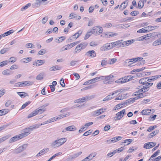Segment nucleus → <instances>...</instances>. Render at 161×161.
<instances>
[{"instance_id":"f257e3e1","label":"nucleus","mask_w":161,"mask_h":161,"mask_svg":"<svg viewBox=\"0 0 161 161\" xmlns=\"http://www.w3.org/2000/svg\"><path fill=\"white\" fill-rule=\"evenodd\" d=\"M147 84V85H146V86H144L143 87H142L141 89L139 90L137 92L135 93L136 94L134 95L136 96H137L136 97V99L142 98L144 97L142 92H144L147 91L148 90L147 89L149 88L150 86V83Z\"/></svg>"},{"instance_id":"f03ea898","label":"nucleus","mask_w":161,"mask_h":161,"mask_svg":"<svg viewBox=\"0 0 161 161\" xmlns=\"http://www.w3.org/2000/svg\"><path fill=\"white\" fill-rule=\"evenodd\" d=\"M66 141L67 139L66 138L57 139L55 141L51 142V146L53 148H56L62 145Z\"/></svg>"},{"instance_id":"7ed1b4c3","label":"nucleus","mask_w":161,"mask_h":161,"mask_svg":"<svg viewBox=\"0 0 161 161\" xmlns=\"http://www.w3.org/2000/svg\"><path fill=\"white\" fill-rule=\"evenodd\" d=\"M103 31L102 27L100 26H97L94 27L89 33L94 34L95 35L97 36L101 34Z\"/></svg>"},{"instance_id":"20e7f679","label":"nucleus","mask_w":161,"mask_h":161,"mask_svg":"<svg viewBox=\"0 0 161 161\" xmlns=\"http://www.w3.org/2000/svg\"><path fill=\"white\" fill-rule=\"evenodd\" d=\"M133 78V76L131 75L125 76L117 80L115 82L119 84H123L129 81Z\"/></svg>"},{"instance_id":"39448f33","label":"nucleus","mask_w":161,"mask_h":161,"mask_svg":"<svg viewBox=\"0 0 161 161\" xmlns=\"http://www.w3.org/2000/svg\"><path fill=\"white\" fill-rule=\"evenodd\" d=\"M27 146V144H24L14 150V153L15 154L19 153L24 150L26 148Z\"/></svg>"},{"instance_id":"423d86ee","label":"nucleus","mask_w":161,"mask_h":161,"mask_svg":"<svg viewBox=\"0 0 161 161\" xmlns=\"http://www.w3.org/2000/svg\"><path fill=\"white\" fill-rule=\"evenodd\" d=\"M151 79L148 78V77L144 78L141 79L139 80V83L141 84H143V87L146 85H147V84H149V82H150Z\"/></svg>"},{"instance_id":"0eeeda50","label":"nucleus","mask_w":161,"mask_h":161,"mask_svg":"<svg viewBox=\"0 0 161 161\" xmlns=\"http://www.w3.org/2000/svg\"><path fill=\"white\" fill-rule=\"evenodd\" d=\"M23 138L20 134L12 137L9 141V143H12Z\"/></svg>"},{"instance_id":"6e6552de","label":"nucleus","mask_w":161,"mask_h":161,"mask_svg":"<svg viewBox=\"0 0 161 161\" xmlns=\"http://www.w3.org/2000/svg\"><path fill=\"white\" fill-rule=\"evenodd\" d=\"M44 63L45 61L43 60H38L33 62V65L36 67H38L42 65Z\"/></svg>"},{"instance_id":"1a4fd4ad","label":"nucleus","mask_w":161,"mask_h":161,"mask_svg":"<svg viewBox=\"0 0 161 161\" xmlns=\"http://www.w3.org/2000/svg\"><path fill=\"white\" fill-rule=\"evenodd\" d=\"M94 95L88 96L81 98V103L86 102L95 97Z\"/></svg>"},{"instance_id":"9d476101","label":"nucleus","mask_w":161,"mask_h":161,"mask_svg":"<svg viewBox=\"0 0 161 161\" xmlns=\"http://www.w3.org/2000/svg\"><path fill=\"white\" fill-rule=\"evenodd\" d=\"M151 26H148V27H145L142 29L138 30L137 31V32L139 33H143L145 32H147L148 31H151Z\"/></svg>"},{"instance_id":"9b49d317","label":"nucleus","mask_w":161,"mask_h":161,"mask_svg":"<svg viewBox=\"0 0 161 161\" xmlns=\"http://www.w3.org/2000/svg\"><path fill=\"white\" fill-rule=\"evenodd\" d=\"M22 132H23L22 133L20 134V135H21L22 138L30 134V131L28 128L23 130H22Z\"/></svg>"},{"instance_id":"f8f14e48","label":"nucleus","mask_w":161,"mask_h":161,"mask_svg":"<svg viewBox=\"0 0 161 161\" xmlns=\"http://www.w3.org/2000/svg\"><path fill=\"white\" fill-rule=\"evenodd\" d=\"M96 54L95 52L92 50L87 52L85 54V55L89 56L91 58H94L96 57Z\"/></svg>"},{"instance_id":"ddd939ff","label":"nucleus","mask_w":161,"mask_h":161,"mask_svg":"<svg viewBox=\"0 0 161 161\" xmlns=\"http://www.w3.org/2000/svg\"><path fill=\"white\" fill-rule=\"evenodd\" d=\"M33 84V82L29 81L20 82V87L31 85Z\"/></svg>"},{"instance_id":"4468645a","label":"nucleus","mask_w":161,"mask_h":161,"mask_svg":"<svg viewBox=\"0 0 161 161\" xmlns=\"http://www.w3.org/2000/svg\"><path fill=\"white\" fill-rule=\"evenodd\" d=\"M77 128L74 125L69 126L64 129L63 130V132H65L67 131H71L72 130H75Z\"/></svg>"},{"instance_id":"2eb2a0df","label":"nucleus","mask_w":161,"mask_h":161,"mask_svg":"<svg viewBox=\"0 0 161 161\" xmlns=\"http://www.w3.org/2000/svg\"><path fill=\"white\" fill-rule=\"evenodd\" d=\"M104 112L103 109H100L92 112V114L94 116H97L103 113Z\"/></svg>"},{"instance_id":"dca6fc26","label":"nucleus","mask_w":161,"mask_h":161,"mask_svg":"<svg viewBox=\"0 0 161 161\" xmlns=\"http://www.w3.org/2000/svg\"><path fill=\"white\" fill-rule=\"evenodd\" d=\"M118 35L117 33L112 32H108L105 34V36L107 38H109L114 36H116Z\"/></svg>"},{"instance_id":"f3484780","label":"nucleus","mask_w":161,"mask_h":161,"mask_svg":"<svg viewBox=\"0 0 161 161\" xmlns=\"http://www.w3.org/2000/svg\"><path fill=\"white\" fill-rule=\"evenodd\" d=\"M151 112V109H146L142 110L141 113L143 115H149Z\"/></svg>"},{"instance_id":"a211bd4d","label":"nucleus","mask_w":161,"mask_h":161,"mask_svg":"<svg viewBox=\"0 0 161 161\" xmlns=\"http://www.w3.org/2000/svg\"><path fill=\"white\" fill-rule=\"evenodd\" d=\"M97 81L96 78L95 77L94 78L90 80H88L85 82H84V85H87L88 84H91Z\"/></svg>"},{"instance_id":"6ab92c4d","label":"nucleus","mask_w":161,"mask_h":161,"mask_svg":"<svg viewBox=\"0 0 161 161\" xmlns=\"http://www.w3.org/2000/svg\"><path fill=\"white\" fill-rule=\"evenodd\" d=\"M34 111L36 113V115H37V114H42L45 111V110H44V109L43 108H41V107H40L36 109Z\"/></svg>"},{"instance_id":"aec40b11","label":"nucleus","mask_w":161,"mask_h":161,"mask_svg":"<svg viewBox=\"0 0 161 161\" xmlns=\"http://www.w3.org/2000/svg\"><path fill=\"white\" fill-rule=\"evenodd\" d=\"M82 33V31H79L76 33H75L74 35H73L72 36V39H76L77 38H78L80 35Z\"/></svg>"},{"instance_id":"412c9836","label":"nucleus","mask_w":161,"mask_h":161,"mask_svg":"<svg viewBox=\"0 0 161 161\" xmlns=\"http://www.w3.org/2000/svg\"><path fill=\"white\" fill-rule=\"evenodd\" d=\"M32 59L31 57L24 58L21 60V61L25 63H27L31 61Z\"/></svg>"},{"instance_id":"4be33fe9","label":"nucleus","mask_w":161,"mask_h":161,"mask_svg":"<svg viewBox=\"0 0 161 161\" xmlns=\"http://www.w3.org/2000/svg\"><path fill=\"white\" fill-rule=\"evenodd\" d=\"M158 35H159V34L158 32H152V40L158 38Z\"/></svg>"},{"instance_id":"5701e85b","label":"nucleus","mask_w":161,"mask_h":161,"mask_svg":"<svg viewBox=\"0 0 161 161\" xmlns=\"http://www.w3.org/2000/svg\"><path fill=\"white\" fill-rule=\"evenodd\" d=\"M121 42H122V40L111 43V44L113 47H115L117 46H118V47H119V45L121 43Z\"/></svg>"},{"instance_id":"b1692460","label":"nucleus","mask_w":161,"mask_h":161,"mask_svg":"<svg viewBox=\"0 0 161 161\" xmlns=\"http://www.w3.org/2000/svg\"><path fill=\"white\" fill-rule=\"evenodd\" d=\"M125 109H123L121 111L117 113L116 114V115L119 118H121L123 117L124 114H125Z\"/></svg>"},{"instance_id":"393cba45","label":"nucleus","mask_w":161,"mask_h":161,"mask_svg":"<svg viewBox=\"0 0 161 161\" xmlns=\"http://www.w3.org/2000/svg\"><path fill=\"white\" fill-rule=\"evenodd\" d=\"M161 44V39L159 38L155 41L153 43V45L154 46H157Z\"/></svg>"},{"instance_id":"a878e982","label":"nucleus","mask_w":161,"mask_h":161,"mask_svg":"<svg viewBox=\"0 0 161 161\" xmlns=\"http://www.w3.org/2000/svg\"><path fill=\"white\" fill-rule=\"evenodd\" d=\"M17 94L21 98L25 97L26 96H28V94L27 93L24 92H17Z\"/></svg>"},{"instance_id":"bb28decb","label":"nucleus","mask_w":161,"mask_h":161,"mask_svg":"<svg viewBox=\"0 0 161 161\" xmlns=\"http://www.w3.org/2000/svg\"><path fill=\"white\" fill-rule=\"evenodd\" d=\"M9 111L8 109H3L0 110V116L5 115Z\"/></svg>"},{"instance_id":"cd10ccee","label":"nucleus","mask_w":161,"mask_h":161,"mask_svg":"<svg viewBox=\"0 0 161 161\" xmlns=\"http://www.w3.org/2000/svg\"><path fill=\"white\" fill-rule=\"evenodd\" d=\"M144 2H146L145 0H141L139 1L138 3V7L140 8H142L144 6Z\"/></svg>"},{"instance_id":"c85d7f7f","label":"nucleus","mask_w":161,"mask_h":161,"mask_svg":"<svg viewBox=\"0 0 161 161\" xmlns=\"http://www.w3.org/2000/svg\"><path fill=\"white\" fill-rule=\"evenodd\" d=\"M61 69V67L58 65H55L50 67L49 70L50 71H55L56 70H58Z\"/></svg>"},{"instance_id":"c756f323","label":"nucleus","mask_w":161,"mask_h":161,"mask_svg":"<svg viewBox=\"0 0 161 161\" xmlns=\"http://www.w3.org/2000/svg\"><path fill=\"white\" fill-rule=\"evenodd\" d=\"M39 128V126L37 125V124L34 125H33L31 126L28 127V129L30 130V131H32L34 129H36Z\"/></svg>"},{"instance_id":"7c9ffc66","label":"nucleus","mask_w":161,"mask_h":161,"mask_svg":"<svg viewBox=\"0 0 161 161\" xmlns=\"http://www.w3.org/2000/svg\"><path fill=\"white\" fill-rule=\"evenodd\" d=\"M42 2V0H36V3L33 4L34 7H38L40 6V4Z\"/></svg>"},{"instance_id":"2f4dec72","label":"nucleus","mask_w":161,"mask_h":161,"mask_svg":"<svg viewBox=\"0 0 161 161\" xmlns=\"http://www.w3.org/2000/svg\"><path fill=\"white\" fill-rule=\"evenodd\" d=\"M2 74L4 75H8L11 74L10 70L8 69H7L3 70L2 72Z\"/></svg>"},{"instance_id":"473e14b6","label":"nucleus","mask_w":161,"mask_h":161,"mask_svg":"<svg viewBox=\"0 0 161 161\" xmlns=\"http://www.w3.org/2000/svg\"><path fill=\"white\" fill-rule=\"evenodd\" d=\"M145 69V67H142L141 68L133 69L131 71V74H133V72H139L140 71H141Z\"/></svg>"},{"instance_id":"72a5a7b5","label":"nucleus","mask_w":161,"mask_h":161,"mask_svg":"<svg viewBox=\"0 0 161 161\" xmlns=\"http://www.w3.org/2000/svg\"><path fill=\"white\" fill-rule=\"evenodd\" d=\"M44 75V73H41L37 75L36 78V80H40L42 79L43 78V76Z\"/></svg>"},{"instance_id":"f704fd0d","label":"nucleus","mask_w":161,"mask_h":161,"mask_svg":"<svg viewBox=\"0 0 161 161\" xmlns=\"http://www.w3.org/2000/svg\"><path fill=\"white\" fill-rule=\"evenodd\" d=\"M16 58L14 57H12L8 60V62L13 63L16 61Z\"/></svg>"},{"instance_id":"c9c22d12","label":"nucleus","mask_w":161,"mask_h":161,"mask_svg":"<svg viewBox=\"0 0 161 161\" xmlns=\"http://www.w3.org/2000/svg\"><path fill=\"white\" fill-rule=\"evenodd\" d=\"M143 147L146 149H149L151 148V142L145 143Z\"/></svg>"},{"instance_id":"e433bc0d","label":"nucleus","mask_w":161,"mask_h":161,"mask_svg":"<svg viewBox=\"0 0 161 161\" xmlns=\"http://www.w3.org/2000/svg\"><path fill=\"white\" fill-rule=\"evenodd\" d=\"M118 25H119L121 28H128L130 26V25L128 24H123L119 25H116L115 26L116 27Z\"/></svg>"},{"instance_id":"4c0bfd02","label":"nucleus","mask_w":161,"mask_h":161,"mask_svg":"<svg viewBox=\"0 0 161 161\" xmlns=\"http://www.w3.org/2000/svg\"><path fill=\"white\" fill-rule=\"evenodd\" d=\"M46 53V51L45 49H42L38 52V55H43Z\"/></svg>"},{"instance_id":"58836bf2","label":"nucleus","mask_w":161,"mask_h":161,"mask_svg":"<svg viewBox=\"0 0 161 161\" xmlns=\"http://www.w3.org/2000/svg\"><path fill=\"white\" fill-rule=\"evenodd\" d=\"M114 77V76L112 75H110L108 76H105V80H106V81L109 80L111 79H112Z\"/></svg>"},{"instance_id":"ea45409f","label":"nucleus","mask_w":161,"mask_h":161,"mask_svg":"<svg viewBox=\"0 0 161 161\" xmlns=\"http://www.w3.org/2000/svg\"><path fill=\"white\" fill-rule=\"evenodd\" d=\"M135 40L134 39H131L130 40H129L127 41H125L126 43V46H128L133 43L135 42Z\"/></svg>"},{"instance_id":"a19ab883","label":"nucleus","mask_w":161,"mask_h":161,"mask_svg":"<svg viewBox=\"0 0 161 161\" xmlns=\"http://www.w3.org/2000/svg\"><path fill=\"white\" fill-rule=\"evenodd\" d=\"M82 153L81 152H80L76 153L74 154L72 157V158L73 159L75 158L78 156H79Z\"/></svg>"},{"instance_id":"79ce46f5","label":"nucleus","mask_w":161,"mask_h":161,"mask_svg":"<svg viewBox=\"0 0 161 161\" xmlns=\"http://www.w3.org/2000/svg\"><path fill=\"white\" fill-rule=\"evenodd\" d=\"M62 154V153L61 152H59L58 153H56L52 157H51L49 158L50 160H52L54 158H55L57 156L60 155H61Z\"/></svg>"},{"instance_id":"37998d69","label":"nucleus","mask_w":161,"mask_h":161,"mask_svg":"<svg viewBox=\"0 0 161 161\" xmlns=\"http://www.w3.org/2000/svg\"><path fill=\"white\" fill-rule=\"evenodd\" d=\"M96 155V153H91L90 154L88 157L89 158V160H92L93 158Z\"/></svg>"},{"instance_id":"c03bdc74","label":"nucleus","mask_w":161,"mask_h":161,"mask_svg":"<svg viewBox=\"0 0 161 161\" xmlns=\"http://www.w3.org/2000/svg\"><path fill=\"white\" fill-rule=\"evenodd\" d=\"M46 153V152L44 149H43L41 150L36 155V156L39 157L41 155L43 154Z\"/></svg>"},{"instance_id":"a18cd8bd","label":"nucleus","mask_w":161,"mask_h":161,"mask_svg":"<svg viewBox=\"0 0 161 161\" xmlns=\"http://www.w3.org/2000/svg\"><path fill=\"white\" fill-rule=\"evenodd\" d=\"M108 50V49L107 48L106 44L104 45L100 48V50L102 51H105Z\"/></svg>"},{"instance_id":"49530a36","label":"nucleus","mask_w":161,"mask_h":161,"mask_svg":"<svg viewBox=\"0 0 161 161\" xmlns=\"http://www.w3.org/2000/svg\"><path fill=\"white\" fill-rule=\"evenodd\" d=\"M133 141L132 139H126L124 141V143H126L127 144H126V145H128L130 144V143L132 142Z\"/></svg>"},{"instance_id":"de8ad7c7","label":"nucleus","mask_w":161,"mask_h":161,"mask_svg":"<svg viewBox=\"0 0 161 161\" xmlns=\"http://www.w3.org/2000/svg\"><path fill=\"white\" fill-rule=\"evenodd\" d=\"M122 139V137L120 136H116L112 138L114 142L120 140Z\"/></svg>"},{"instance_id":"09e8293b","label":"nucleus","mask_w":161,"mask_h":161,"mask_svg":"<svg viewBox=\"0 0 161 161\" xmlns=\"http://www.w3.org/2000/svg\"><path fill=\"white\" fill-rule=\"evenodd\" d=\"M88 44L86 42H81L80 44H79L81 46L82 48L83 49L85 48L86 46H87Z\"/></svg>"},{"instance_id":"8fccbe9b","label":"nucleus","mask_w":161,"mask_h":161,"mask_svg":"<svg viewBox=\"0 0 161 161\" xmlns=\"http://www.w3.org/2000/svg\"><path fill=\"white\" fill-rule=\"evenodd\" d=\"M112 26V25L110 23H107L104 24L103 26L106 28H109Z\"/></svg>"},{"instance_id":"3c124183","label":"nucleus","mask_w":161,"mask_h":161,"mask_svg":"<svg viewBox=\"0 0 161 161\" xmlns=\"http://www.w3.org/2000/svg\"><path fill=\"white\" fill-rule=\"evenodd\" d=\"M36 115V114L34 111L28 115L27 118H30Z\"/></svg>"},{"instance_id":"603ef678","label":"nucleus","mask_w":161,"mask_h":161,"mask_svg":"<svg viewBox=\"0 0 161 161\" xmlns=\"http://www.w3.org/2000/svg\"><path fill=\"white\" fill-rule=\"evenodd\" d=\"M31 102L30 101H28L27 102H26L25 103L23 104L21 109H23L25 107H26L27 106H28L29 104H30L31 103Z\"/></svg>"},{"instance_id":"864d4df0","label":"nucleus","mask_w":161,"mask_h":161,"mask_svg":"<svg viewBox=\"0 0 161 161\" xmlns=\"http://www.w3.org/2000/svg\"><path fill=\"white\" fill-rule=\"evenodd\" d=\"M8 61L6 60L0 63V67H2L4 65H6Z\"/></svg>"},{"instance_id":"5fc2aeb1","label":"nucleus","mask_w":161,"mask_h":161,"mask_svg":"<svg viewBox=\"0 0 161 161\" xmlns=\"http://www.w3.org/2000/svg\"><path fill=\"white\" fill-rule=\"evenodd\" d=\"M159 132L158 130H157L155 131H152V138L154 136L156 135Z\"/></svg>"},{"instance_id":"6e6d98bb","label":"nucleus","mask_w":161,"mask_h":161,"mask_svg":"<svg viewBox=\"0 0 161 161\" xmlns=\"http://www.w3.org/2000/svg\"><path fill=\"white\" fill-rule=\"evenodd\" d=\"M31 5V4L30 3H29L27 4L24 7L22 8H21V10L23 11L24 10L27 8H28V7H30Z\"/></svg>"},{"instance_id":"4d7b16f0","label":"nucleus","mask_w":161,"mask_h":161,"mask_svg":"<svg viewBox=\"0 0 161 161\" xmlns=\"http://www.w3.org/2000/svg\"><path fill=\"white\" fill-rule=\"evenodd\" d=\"M92 130H89L85 132L84 134H83V136H87L89 134H91L92 132Z\"/></svg>"},{"instance_id":"13d9d810","label":"nucleus","mask_w":161,"mask_h":161,"mask_svg":"<svg viewBox=\"0 0 161 161\" xmlns=\"http://www.w3.org/2000/svg\"><path fill=\"white\" fill-rule=\"evenodd\" d=\"M130 14L132 16H135L139 14V12L137 11H134L131 12Z\"/></svg>"},{"instance_id":"bf43d9fd","label":"nucleus","mask_w":161,"mask_h":161,"mask_svg":"<svg viewBox=\"0 0 161 161\" xmlns=\"http://www.w3.org/2000/svg\"><path fill=\"white\" fill-rule=\"evenodd\" d=\"M160 151L159 150H158L156 152H155L152 155V158L155 157L157 156L160 153Z\"/></svg>"},{"instance_id":"052dcab7","label":"nucleus","mask_w":161,"mask_h":161,"mask_svg":"<svg viewBox=\"0 0 161 161\" xmlns=\"http://www.w3.org/2000/svg\"><path fill=\"white\" fill-rule=\"evenodd\" d=\"M142 59L143 58L142 57H137L134 58L133 60H135V62H136L137 61H142Z\"/></svg>"},{"instance_id":"680f3d73","label":"nucleus","mask_w":161,"mask_h":161,"mask_svg":"<svg viewBox=\"0 0 161 161\" xmlns=\"http://www.w3.org/2000/svg\"><path fill=\"white\" fill-rule=\"evenodd\" d=\"M126 42H123V40H122V42L120 43L119 46V47H124L126 46Z\"/></svg>"},{"instance_id":"e2e57ef3","label":"nucleus","mask_w":161,"mask_h":161,"mask_svg":"<svg viewBox=\"0 0 161 161\" xmlns=\"http://www.w3.org/2000/svg\"><path fill=\"white\" fill-rule=\"evenodd\" d=\"M90 31H88L84 39V40H86L88 39L92 34H91V33H89Z\"/></svg>"},{"instance_id":"0e129e2a","label":"nucleus","mask_w":161,"mask_h":161,"mask_svg":"<svg viewBox=\"0 0 161 161\" xmlns=\"http://www.w3.org/2000/svg\"><path fill=\"white\" fill-rule=\"evenodd\" d=\"M161 77L160 75H156L152 76V80H155L160 78Z\"/></svg>"},{"instance_id":"69168bd1","label":"nucleus","mask_w":161,"mask_h":161,"mask_svg":"<svg viewBox=\"0 0 161 161\" xmlns=\"http://www.w3.org/2000/svg\"><path fill=\"white\" fill-rule=\"evenodd\" d=\"M97 81L99 80H105V76H101L99 77H96Z\"/></svg>"},{"instance_id":"338daca9","label":"nucleus","mask_w":161,"mask_h":161,"mask_svg":"<svg viewBox=\"0 0 161 161\" xmlns=\"http://www.w3.org/2000/svg\"><path fill=\"white\" fill-rule=\"evenodd\" d=\"M136 148H135L134 147H130L128 151V152L129 153H131L133 151L136 150Z\"/></svg>"},{"instance_id":"774afa93","label":"nucleus","mask_w":161,"mask_h":161,"mask_svg":"<svg viewBox=\"0 0 161 161\" xmlns=\"http://www.w3.org/2000/svg\"><path fill=\"white\" fill-rule=\"evenodd\" d=\"M8 49L7 48H3L0 51V53L2 54H3L6 52Z\"/></svg>"}]
</instances>
